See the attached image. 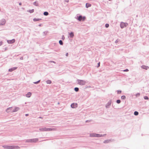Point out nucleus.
I'll use <instances>...</instances> for the list:
<instances>
[{
  "mask_svg": "<svg viewBox=\"0 0 149 149\" xmlns=\"http://www.w3.org/2000/svg\"><path fill=\"white\" fill-rule=\"evenodd\" d=\"M38 141V138H35L27 139L26 140V142L36 143Z\"/></svg>",
  "mask_w": 149,
  "mask_h": 149,
  "instance_id": "1",
  "label": "nucleus"
},
{
  "mask_svg": "<svg viewBox=\"0 0 149 149\" xmlns=\"http://www.w3.org/2000/svg\"><path fill=\"white\" fill-rule=\"evenodd\" d=\"M76 19L79 21H84L85 20L86 17L85 16H83L81 15H79V16H77Z\"/></svg>",
  "mask_w": 149,
  "mask_h": 149,
  "instance_id": "2",
  "label": "nucleus"
},
{
  "mask_svg": "<svg viewBox=\"0 0 149 149\" xmlns=\"http://www.w3.org/2000/svg\"><path fill=\"white\" fill-rule=\"evenodd\" d=\"M39 130L40 131H52L53 130L51 128L44 127L40 128Z\"/></svg>",
  "mask_w": 149,
  "mask_h": 149,
  "instance_id": "3",
  "label": "nucleus"
},
{
  "mask_svg": "<svg viewBox=\"0 0 149 149\" xmlns=\"http://www.w3.org/2000/svg\"><path fill=\"white\" fill-rule=\"evenodd\" d=\"M78 84L80 85H84L86 83V81L82 80L77 79Z\"/></svg>",
  "mask_w": 149,
  "mask_h": 149,
  "instance_id": "4",
  "label": "nucleus"
},
{
  "mask_svg": "<svg viewBox=\"0 0 149 149\" xmlns=\"http://www.w3.org/2000/svg\"><path fill=\"white\" fill-rule=\"evenodd\" d=\"M128 24L127 23H124L123 22H121L120 24V27L121 29H123L124 27H126Z\"/></svg>",
  "mask_w": 149,
  "mask_h": 149,
  "instance_id": "5",
  "label": "nucleus"
},
{
  "mask_svg": "<svg viewBox=\"0 0 149 149\" xmlns=\"http://www.w3.org/2000/svg\"><path fill=\"white\" fill-rule=\"evenodd\" d=\"M2 147L3 148L6 149H13V146L4 145Z\"/></svg>",
  "mask_w": 149,
  "mask_h": 149,
  "instance_id": "6",
  "label": "nucleus"
},
{
  "mask_svg": "<svg viewBox=\"0 0 149 149\" xmlns=\"http://www.w3.org/2000/svg\"><path fill=\"white\" fill-rule=\"evenodd\" d=\"M6 20L5 19H2L0 21V25H3L6 23Z\"/></svg>",
  "mask_w": 149,
  "mask_h": 149,
  "instance_id": "7",
  "label": "nucleus"
},
{
  "mask_svg": "<svg viewBox=\"0 0 149 149\" xmlns=\"http://www.w3.org/2000/svg\"><path fill=\"white\" fill-rule=\"evenodd\" d=\"M112 102L111 100H110L106 105V108H109L111 105Z\"/></svg>",
  "mask_w": 149,
  "mask_h": 149,
  "instance_id": "8",
  "label": "nucleus"
},
{
  "mask_svg": "<svg viewBox=\"0 0 149 149\" xmlns=\"http://www.w3.org/2000/svg\"><path fill=\"white\" fill-rule=\"evenodd\" d=\"M19 109V108L18 107H15V109L13 110L11 112H14L18 111Z\"/></svg>",
  "mask_w": 149,
  "mask_h": 149,
  "instance_id": "9",
  "label": "nucleus"
},
{
  "mask_svg": "<svg viewBox=\"0 0 149 149\" xmlns=\"http://www.w3.org/2000/svg\"><path fill=\"white\" fill-rule=\"evenodd\" d=\"M15 41V39H13L12 40H8L7 41V42L9 44H12L14 43Z\"/></svg>",
  "mask_w": 149,
  "mask_h": 149,
  "instance_id": "10",
  "label": "nucleus"
},
{
  "mask_svg": "<svg viewBox=\"0 0 149 149\" xmlns=\"http://www.w3.org/2000/svg\"><path fill=\"white\" fill-rule=\"evenodd\" d=\"M141 67L142 68L145 69L146 70H147L149 69V67L148 66H146L144 65H143L141 66Z\"/></svg>",
  "mask_w": 149,
  "mask_h": 149,
  "instance_id": "11",
  "label": "nucleus"
},
{
  "mask_svg": "<svg viewBox=\"0 0 149 149\" xmlns=\"http://www.w3.org/2000/svg\"><path fill=\"white\" fill-rule=\"evenodd\" d=\"M77 104L76 103H73L71 104V107L72 108H74L77 107Z\"/></svg>",
  "mask_w": 149,
  "mask_h": 149,
  "instance_id": "12",
  "label": "nucleus"
},
{
  "mask_svg": "<svg viewBox=\"0 0 149 149\" xmlns=\"http://www.w3.org/2000/svg\"><path fill=\"white\" fill-rule=\"evenodd\" d=\"M106 135V134H96V137H100L104 136Z\"/></svg>",
  "mask_w": 149,
  "mask_h": 149,
  "instance_id": "13",
  "label": "nucleus"
},
{
  "mask_svg": "<svg viewBox=\"0 0 149 149\" xmlns=\"http://www.w3.org/2000/svg\"><path fill=\"white\" fill-rule=\"evenodd\" d=\"M17 67H13V68H10L8 70V71H9V72H12L13 71V70H16L17 69Z\"/></svg>",
  "mask_w": 149,
  "mask_h": 149,
  "instance_id": "14",
  "label": "nucleus"
},
{
  "mask_svg": "<svg viewBox=\"0 0 149 149\" xmlns=\"http://www.w3.org/2000/svg\"><path fill=\"white\" fill-rule=\"evenodd\" d=\"M20 147L16 146H13V149H19Z\"/></svg>",
  "mask_w": 149,
  "mask_h": 149,
  "instance_id": "15",
  "label": "nucleus"
},
{
  "mask_svg": "<svg viewBox=\"0 0 149 149\" xmlns=\"http://www.w3.org/2000/svg\"><path fill=\"white\" fill-rule=\"evenodd\" d=\"M31 92H28L26 95V97H31Z\"/></svg>",
  "mask_w": 149,
  "mask_h": 149,
  "instance_id": "16",
  "label": "nucleus"
},
{
  "mask_svg": "<svg viewBox=\"0 0 149 149\" xmlns=\"http://www.w3.org/2000/svg\"><path fill=\"white\" fill-rule=\"evenodd\" d=\"M91 4L86 3V7L87 8H88L89 7H90L91 6Z\"/></svg>",
  "mask_w": 149,
  "mask_h": 149,
  "instance_id": "17",
  "label": "nucleus"
},
{
  "mask_svg": "<svg viewBox=\"0 0 149 149\" xmlns=\"http://www.w3.org/2000/svg\"><path fill=\"white\" fill-rule=\"evenodd\" d=\"M69 33L70 38H73L74 36V34L73 32H71L70 33Z\"/></svg>",
  "mask_w": 149,
  "mask_h": 149,
  "instance_id": "18",
  "label": "nucleus"
},
{
  "mask_svg": "<svg viewBox=\"0 0 149 149\" xmlns=\"http://www.w3.org/2000/svg\"><path fill=\"white\" fill-rule=\"evenodd\" d=\"M96 134L92 133L90 134V136L91 137H96Z\"/></svg>",
  "mask_w": 149,
  "mask_h": 149,
  "instance_id": "19",
  "label": "nucleus"
},
{
  "mask_svg": "<svg viewBox=\"0 0 149 149\" xmlns=\"http://www.w3.org/2000/svg\"><path fill=\"white\" fill-rule=\"evenodd\" d=\"M12 108V107H9V108H8L6 109V111L8 112H8H10V110H11Z\"/></svg>",
  "mask_w": 149,
  "mask_h": 149,
  "instance_id": "20",
  "label": "nucleus"
},
{
  "mask_svg": "<svg viewBox=\"0 0 149 149\" xmlns=\"http://www.w3.org/2000/svg\"><path fill=\"white\" fill-rule=\"evenodd\" d=\"M41 19H37L36 18H34L33 19V21L34 22H36L41 20Z\"/></svg>",
  "mask_w": 149,
  "mask_h": 149,
  "instance_id": "21",
  "label": "nucleus"
},
{
  "mask_svg": "<svg viewBox=\"0 0 149 149\" xmlns=\"http://www.w3.org/2000/svg\"><path fill=\"white\" fill-rule=\"evenodd\" d=\"M46 83L47 84H50L52 83V81L50 80H48L46 81Z\"/></svg>",
  "mask_w": 149,
  "mask_h": 149,
  "instance_id": "22",
  "label": "nucleus"
},
{
  "mask_svg": "<svg viewBox=\"0 0 149 149\" xmlns=\"http://www.w3.org/2000/svg\"><path fill=\"white\" fill-rule=\"evenodd\" d=\"M43 14L44 15L47 16L49 15V13L45 11L44 12Z\"/></svg>",
  "mask_w": 149,
  "mask_h": 149,
  "instance_id": "23",
  "label": "nucleus"
},
{
  "mask_svg": "<svg viewBox=\"0 0 149 149\" xmlns=\"http://www.w3.org/2000/svg\"><path fill=\"white\" fill-rule=\"evenodd\" d=\"M33 4L36 6H38V3L37 1H35L33 3Z\"/></svg>",
  "mask_w": 149,
  "mask_h": 149,
  "instance_id": "24",
  "label": "nucleus"
},
{
  "mask_svg": "<svg viewBox=\"0 0 149 149\" xmlns=\"http://www.w3.org/2000/svg\"><path fill=\"white\" fill-rule=\"evenodd\" d=\"M34 10L33 9H32L31 10H28V12H30V13H33L34 12Z\"/></svg>",
  "mask_w": 149,
  "mask_h": 149,
  "instance_id": "25",
  "label": "nucleus"
},
{
  "mask_svg": "<svg viewBox=\"0 0 149 149\" xmlns=\"http://www.w3.org/2000/svg\"><path fill=\"white\" fill-rule=\"evenodd\" d=\"M59 43L61 45H63V43L62 40H60L59 41Z\"/></svg>",
  "mask_w": 149,
  "mask_h": 149,
  "instance_id": "26",
  "label": "nucleus"
},
{
  "mask_svg": "<svg viewBox=\"0 0 149 149\" xmlns=\"http://www.w3.org/2000/svg\"><path fill=\"white\" fill-rule=\"evenodd\" d=\"M74 90L76 92H77L79 91V88H78L75 87L74 88Z\"/></svg>",
  "mask_w": 149,
  "mask_h": 149,
  "instance_id": "27",
  "label": "nucleus"
},
{
  "mask_svg": "<svg viewBox=\"0 0 149 149\" xmlns=\"http://www.w3.org/2000/svg\"><path fill=\"white\" fill-rule=\"evenodd\" d=\"M110 141V140H105L104 141V143H108Z\"/></svg>",
  "mask_w": 149,
  "mask_h": 149,
  "instance_id": "28",
  "label": "nucleus"
},
{
  "mask_svg": "<svg viewBox=\"0 0 149 149\" xmlns=\"http://www.w3.org/2000/svg\"><path fill=\"white\" fill-rule=\"evenodd\" d=\"M134 114L135 116H137L139 114V113L137 111H135L134 112Z\"/></svg>",
  "mask_w": 149,
  "mask_h": 149,
  "instance_id": "29",
  "label": "nucleus"
},
{
  "mask_svg": "<svg viewBox=\"0 0 149 149\" xmlns=\"http://www.w3.org/2000/svg\"><path fill=\"white\" fill-rule=\"evenodd\" d=\"M121 98L122 99L125 100L126 98V97L125 95H123L121 97Z\"/></svg>",
  "mask_w": 149,
  "mask_h": 149,
  "instance_id": "30",
  "label": "nucleus"
},
{
  "mask_svg": "<svg viewBox=\"0 0 149 149\" xmlns=\"http://www.w3.org/2000/svg\"><path fill=\"white\" fill-rule=\"evenodd\" d=\"M40 80H39L35 82H33V83L35 84H37L39 83L40 82Z\"/></svg>",
  "mask_w": 149,
  "mask_h": 149,
  "instance_id": "31",
  "label": "nucleus"
},
{
  "mask_svg": "<svg viewBox=\"0 0 149 149\" xmlns=\"http://www.w3.org/2000/svg\"><path fill=\"white\" fill-rule=\"evenodd\" d=\"M116 102L118 104H120L121 102L120 100H116Z\"/></svg>",
  "mask_w": 149,
  "mask_h": 149,
  "instance_id": "32",
  "label": "nucleus"
},
{
  "mask_svg": "<svg viewBox=\"0 0 149 149\" xmlns=\"http://www.w3.org/2000/svg\"><path fill=\"white\" fill-rule=\"evenodd\" d=\"M144 99L146 100H148L149 99L148 97L147 96H144Z\"/></svg>",
  "mask_w": 149,
  "mask_h": 149,
  "instance_id": "33",
  "label": "nucleus"
},
{
  "mask_svg": "<svg viewBox=\"0 0 149 149\" xmlns=\"http://www.w3.org/2000/svg\"><path fill=\"white\" fill-rule=\"evenodd\" d=\"M109 26V25L108 24H106L105 25V27L106 28H108Z\"/></svg>",
  "mask_w": 149,
  "mask_h": 149,
  "instance_id": "34",
  "label": "nucleus"
},
{
  "mask_svg": "<svg viewBox=\"0 0 149 149\" xmlns=\"http://www.w3.org/2000/svg\"><path fill=\"white\" fill-rule=\"evenodd\" d=\"M117 93L118 94H120L121 93L122 91L121 90H117Z\"/></svg>",
  "mask_w": 149,
  "mask_h": 149,
  "instance_id": "35",
  "label": "nucleus"
},
{
  "mask_svg": "<svg viewBox=\"0 0 149 149\" xmlns=\"http://www.w3.org/2000/svg\"><path fill=\"white\" fill-rule=\"evenodd\" d=\"M100 62H99L98 64H97V68L99 67L100 66Z\"/></svg>",
  "mask_w": 149,
  "mask_h": 149,
  "instance_id": "36",
  "label": "nucleus"
},
{
  "mask_svg": "<svg viewBox=\"0 0 149 149\" xmlns=\"http://www.w3.org/2000/svg\"><path fill=\"white\" fill-rule=\"evenodd\" d=\"M65 37L64 36V35H63L62 36V38H61V39L63 40H64V39H65Z\"/></svg>",
  "mask_w": 149,
  "mask_h": 149,
  "instance_id": "37",
  "label": "nucleus"
},
{
  "mask_svg": "<svg viewBox=\"0 0 149 149\" xmlns=\"http://www.w3.org/2000/svg\"><path fill=\"white\" fill-rule=\"evenodd\" d=\"M140 93H137V94H136V96H139L140 95Z\"/></svg>",
  "mask_w": 149,
  "mask_h": 149,
  "instance_id": "38",
  "label": "nucleus"
},
{
  "mask_svg": "<svg viewBox=\"0 0 149 149\" xmlns=\"http://www.w3.org/2000/svg\"><path fill=\"white\" fill-rule=\"evenodd\" d=\"M128 71H129V70L127 69H126L125 70H124V71H125V72H127Z\"/></svg>",
  "mask_w": 149,
  "mask_h": 149,
  "instance_id": "39",
  "label": "nucleus"
},
{
  "mask_svg": "<svg viewBox=\"0 0 149 149\" xmlns=\"http://www.w3.org/2000/svg\"><path fill=\"white\" fill-rule=\"evenodd\" d=\"M91 120H87L86 121V123L89 122L91 121Z\"/></svg>",
  "mask_w": 149,
  "mask_h": 149,
  "instance_id": "40",
  "label": "nucleus"
},
{
  "mask_svg": "<svg viewBox=\"0 0 149 149\" xmlns=\"http://www.w3.org/2000/svg\"><path fill=\"white\" fill-rule=\"evenodd\" d=\"M50 62H52V63H56V62L54 61H50Z\"/></svg>",
  "mask_w": 149,
  "mask_h": 149,
  "instance_id": "41",
  "label": "nucleus"
},
{
  "mask_svg": "<svg viewBox=\"0 0 149 149\" xmlns=\"http://www.w3.org/2000/svg\"><path fill=\"white\" fill-rule=\"evenodd\" d=\"M20 60H23V57H21L20 58Z\"/></svg>",
  "mask_w": 149,
  "mask_h": 149,
  "instance_id": "42",
  "label": "nucleus"
},
{
  "mask_svg": "<svg viewBox=\"0 0 149 149\" xmlns=\"http://www.w3.org/2000/svg\"><path fill=\"white\" fill-rule=\"evenodd\" d=\"M68 53H67L66 54H65L66 56H68Z\"/></svg>",
  "mask_w": 149,
  "mask_h": 149,
  "instance_id": "43",
  "label": "nucleus"
},
{
  "mask_svg": "<svg viewBox=\"0 0 149 149\" xmlns=\"http://www.w3.org/2000/svg\"><path fill=\"white\" fill-rule=\"evenodd\" d=\"M2 44V42H0V46H1Z\"/></svg>",
  "mask_w": 149,
  "mask_h": 149,
  "instance_id": "44",
  "label": "nucleus"
},
{
  "mask_svg": "<svg viewBox=\"0 0 149 149\" xmlns=\"http://www.w3.org/2000/svg\"><path fill=\"white\" fill-rule=\"evenodd\" d=\"M118 42V40H117L115 41V42L116 43H117Z\"/></svg>",
  "mask_w": 149,
  "mask_h": 149,
  "instance_id": "45",
  "label": "nucleus"
},
{
  "mask_svg": "<svg viewBox=\"0 0 149 149\" xmlns=\"http://www.w3.org/2000/svg\"><path fill=\"white\" fill-rule=\"evenodd\" d=\"M19 5H22V3H19Z\"/></svg>",
  "mask_w": 149,
  "mask_h": 149,
  "instance_id": "46",
  "label": "nucleus"
},
{
  "mask_svg": "<svg viewBox=\"0 0 149 149\" xmlns=\"http://www.w3.org/2000/svg\"><path fill=\"white\" fill-rule=\"evenodd\" d=\"M28 115V114H25V116H27Z\"/></svg>",
  "mask_w": 149,
  "mask_h": 149,
  "instance_id": "47",
  "label": "nucleus"
},
{
  "mask_svg": "<svg viewBox=\"0 0 149 149\" xmlns=\"http://www.w3.org/2000/svg\"><path fill=\"white\" fill-rule=\"evenodd\" d=\"M42 25L41 24H40L38 25V26H41Z\"/></svg>",
  "mask_w": 149,
  "mask_h": 149,
  "instance_id": "48",
  "label": "nucleus"
},
{
  "mask_svg": "<svg viewBox=\"0 0 149 149\" xmlns=\"http://www.w3.org/2000/svg\"><path fill=\"white\" fill-rule=\"evenodd\" d=\"M39 118H42L41 117H39Z\"/></svg>",
  "mask_w": 149,
  "mask_h": 149,
  "instance_id": "49",
  "label": "nucleus"
},
{
  "mask_svg": "<svg viewBox=\"0 0 149 149\" xmlns=\"http://www.w3.org/2000/svg\"><path fill=\"white\" fill-rule=\"evenodd\" d=\"M66 1V2H68V1Z\"/></svg>",
  "mask_w": 149,
  "mask_h": 149,
  "instance_id": "50",
  "label": "nucleus"
},
{
  "mask_svg": "<svg viewBox=\"0 0 149 149\" xmlns=\"http://www.w3.org/2000/svg\"><path fill=\"white\" fill-rule=\"evenodd\" d=\"M66 1V2H68V1Z\"/></svg>",
  "mask_w": 149,
  "mask_h": 149,
  "instance_id": "51",
  "label": "nucleus"
}]
</instances>
